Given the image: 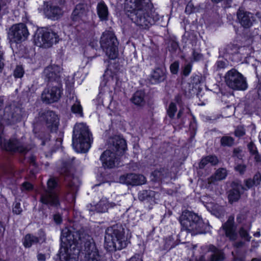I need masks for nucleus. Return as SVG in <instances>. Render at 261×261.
Listing matches in <instances>:
<instances>
[{"instance_id": "1", "label": "nucleus", "mask_w": 261, "mask_h": 261, "mask_svg": "<svg viewBox=\"0 0 261 261\" xmlns=\"http://www.w3.org/2000/svg\"><path fill=\"white\" fill-rule=\"evenodd\" d=\"M60 259L72 261L80 253L84 254L83 261H101L93 238L83 230L71 231L64 228L61 236Z\"/></svg>"}, {"instance_id": "2", "label": "nucleus", "mask_w": 261, "mask_h": 261, "mask_svg": "<svg viewBox=\"0 0 261 261\" xmlns=\"http://www.w3.org/2000/svg\"><path fill=\"white\" fill-rule=\"evenodd\" d=\"M127 243L124 229L121 225L116 224L106 229L105 245L109 251L121 250L127 246Z\"/></svg>"}, {"instance_id": "3", "label": "nucleus", "mask_w": 261, "mask_h": 261, "mask_svg": "<svg viewBox=\"0 0 261 261\" xmlns=\"http://www.w3.org/2000/svg\"><path fill=\"white\" fill-rule=\"evenodd\" d=\"M109 142L112 144L110 149L103 152L100 156V160L105 168H112L115 166L117 161L116 155L125 150L126 144L125 141L118 136L110 139Z\"/></svg>"}, {"instance_id": "4", "label": "nucleus", "mask_w": 261, "mask_h": 261, "mask_svg": "<svg viewBox=\"0 0 261 261\" xmlns=\"http://www.w3.org/2000/svg\"><path fill=\"white\" fill-rule=\"evenodd\" d=\"M92 140L88 127L83 123L75 125L72 136V145L77 152H87Z\"/></svg>"}, {"instance_id": "5", "label": "nucleus", "mask_w": 261, "mask_h": 261, "mask_svg": "<svg viewBox=\"0 0 261 261\" xmlns=\"http://www.w3.org/2000/svg\"><path fill=\"white\" fill-rule=\"evenodd\" d=\"M132 21L142 29H148L153 25L159 18V15L155 12H151L150 6L133 14H128Z\"/></svg>"}, {"instance_id": "6", "label": "nucleus", "mask_w": 261, "mask_h": 261, "mask_svg": "<svg viewBox=\"0 0 261 261\" xmlns=\"http://www.w3.org/2000/svg\"><path fill=\"white\" fill-rule=\"evenodd\" d=\"M180 222L182 229L195 234L202 233L203 223L196 214L190 211L184 212L180 217Z\"/></svg>"}, {"instance_id": "7", "label": "nucleus", "mask_w": 261, "mask_h": 261, "mask_svg": "<svg viewBox=\"0 0 261 261\" xmlns=\"http://www.w3.org/2000/svg\"><path fill=\"white\" fill-rule=\"evenodd\" d=\"M100 43L101 48L111 59H115L118 55V41L113 32L106 31L103 33Z\"/></svg>"}, {"instance_id": "8", "label": "nucleus", "mask_w": 261, "mask_h": 261, "mask_svg": "<svg viewBox=\"0 0 261 261\" xmlns=\"http://www.w3.org/2000/svg\"><path fill=\"white\" fill-rule=\"evenodd\" d=\"M225 81L228 87L233 90H245L247 88L245 78L234 69H232L226 72Z\"/></svg>"}, {"instance_id": "9", "label": "nucleus", "mask_w": 261, "mask_h": 261, "mask_svg": "<svg viewBox=\"0 0 261 261\" xmlns=\"http://www.w3.org/2000/svg\"><path fill=\"white\" fill-rule=\"evenodd\" d=\"M58 41V35L52 31H39L34 36V43L36 46L40 47H50Z\"/></svg>"}, {"instance_id": "10", "label": "nucleus", "mask_w": 261, "mask_h": 261, "mask_svg": "<svg viewBox=\"0 0 261 261\" xmlns=\"http://www.w3.org/2000/svg\"><path fill=\"white\" fill-rule=\"evenodd\" d=\"M29 35L26 25L22 23L13 25L8 33L10 41L16 43H20L27 40Z\"/></svg>"}, {"instance_id": "11", "label": "nucleus", "mask_w": 261, "mask_h": 261, "mask_svg": "<svg viewBox=\"0 0 261 261\" xmlns=\"http://www.w3.org/2000/svg\"><path fill=\"white\" fill-rule=\"evenodd\" d=\"M57 186V182L54 178H50L47 181V190L41 195V201L42 203L51 205L57 206L59 200L57 195L53 189Z\"/></svg>"}, {"instance_id": "12", "label": "nucleus", "mask_w": 261, "mask_h": 261, "mask_svg": "<svg viewBox=\"0 0 261 261\" xmlns=\"http://www.w3.org/2000/svg\"><path fill=\"white\" fill-rule=\"evenodd\" d=\"M62 93V90L60 84L49 86L42 94V100L47 103L56 102L60 98Z\"/></svg>"}, {"instance_id": "13", "label": "nucleus", "mask_w": 261, "mask_h": 261, "mask_svg": "<svg viewBox=\"0 0 261 261\" xmlns=\"http://www.w3.org/2000/svg\"><path fill=\"white\" fill-rule=\"evenodd\" d=\"M149 6L148 0H126L124 8L127 13L133 14Z\"/></svg>"}, {"instance_id": "14", "label": "nucleus", "mask_w": 261, "mask_h": 261, "mask_svg": "<svg viewBox=\"0 0 261 261\" xmlns=\"http://www.w3.org/2000/svg\"><path fill=\"white\" fill-rule=\"evenodd\" d=\"M146 181L145 177L142 175L128 174L120 177V182L122 184L138 186L144 184Z\"/></svg>"}, {"instance_id": "15", "label": "nucleus", "mask_w": 261, "mask_h": 261, "mask_svg": "<svg viewBox=\"0 0 261 261\" xmlns=\"http://www.w3.org/2000/svg\"><path fill=\"white\" fill-rule=\"evenodd\" d=\"M63 11L62 8L54 4H47L44 9L45 16L52 20L59 19L63 14Z\"/></svg>"}, {"instance_id": "16", "label": "nucleus", "mask_w": 261, "mask_h": 261, "mask_svg": "<svg viewBox=\"0 0 261 261\" xmlns=\"http://www.w3.org/2000/svg\"><path fill=\"white\" fill-rule=\"evenodd\" d=\"M88 7L86 5L80 4L76 5L72 14V19L74 21H86Z\"/></svg>"}, {"instance_id": "17", "label": "nucleus", "mask_w": 261, "mask_h": 261, "mask_svg": "<svg viewBox=\"0 0 261 261\" xmlns=\"http://www.w3.org/2000/svg\"><path fill=\"white\" fill-rule=\"evenodd\" d=\"M61 68L56 65L46 67L43 72V75L49 81H55L60 76Z\"/></svg>"}, {"instance_id": "18", "label": "nucleus", "mask_w": 261, "mask_h": 261, "mask_svg": "<svg viewBox=\"0 0 261 261\" xmlns=\"http://www.w3.org/2000/svg\"><path fill=\"white\" fill-rule=\"evenodd\" d=\"M238 19L240 23L244 28L250 27L254 20L252 14L239 10L237 13Z\"/></svg>"}, {"instance_id": "19", "label": "nucleus", "mask_w": 261, "mask_h": 261, "mask_svg": "<svg viewBox=\"0 0 261 261\" xmlns=\"http://www.w3.org/2000/svg\"><path fill=\"white\" fill-rule=\"evenodd\" d=\"M0 144L4 149L8 151H18L20 152H23L25 150L23 147L19 146L18 142L16 140L7 141L4 140L3 142L2 139L0 138Z\"/></svg>"}, {"instance_id": "20", "label": "nucleus", "mask_w": 261, "mask_h": 261, "mask_svg": "<svg viewBox=\"0 0 261 261\" xmlns=\"http://www.w3.org/2000/svg\"><path fill=\"white\" fill-rule=\"evenodd\" d=\"M44 118L48 127L50 128L52 130H56L59 123V119L58 116L54 112H46L44 114Z\"/></svg>"}, {"instance_id": "21", "label": "nucleus", "mask_w": 261, "mask_h": 261, "mask_svg": "<svg viewBox=\"0 0 261 261\" xmlns=\"http://www.w3.org/2000/svg\"><path fill=\"white\" fill-rule=\"evenodd\" d=\"M223 228L227 237L232 240L236 239L237 234L233 228V218H229L227 222L223 225Z\"/></svg>"}, {"instance_id": "22", "label": "nucleus", "mask_w": 261, "mask_h": 261, "mask_svg": "<svg viewBox=\"0 0 261 261\" xmlns=\"http://www.w3.org/2000/svg\"><path fill=\"white\" fill-rule=\"evenodd\" d=\"M115 205L114 203H108L106 198H102L100 201L94 206H91L89 209L91 211H96L97 213H105L107 211L109 207H113Z\"/></svg>"}, {"instance_id": "23", "label": "nucleus", "mask_w": 261, "mask_h": 261, "mask_svg": "<svg viewBox=\"0 0 261 261\" xmlns=\"http://www.w3.org/2000/svg\"><path fill=\"white\" fill-rule=\"evenodd\" d=\"M166 70L164 67L155 68L151 74V80L153 83L163 81L165 78Z\"/></svg>"}, {"instance_id": "24", "label": "nucleus", "mask_w": 261, "mask_h": 261, "mask_svg": "<svg viewBox=\"0 0 261 261\" xmlns=\"http://www.w3.org/2000/svg\"><path fill=\"white\" fill-rule=\"evenodd\" d=\"M96 9L97 14L100 19L102 21L107 20L108 19L109 11L106 4L103 2L98 3Z\"/></svg>"}, {"instance_id": "25", "label": "nucleus", "mask_w": 261, "mask_h": 261, "mask_svg": "<svg viewBox=\"0 0 261 261\" xmlns=\"http://www.w3.org/2000/svg\"><path fill=\"white\" fill-rule=\"evenodd\" d=\"M41 233H42V237L39 238L30 234L26 235L23 241L24 247L29 248L34 244L43 241L44 240V234L43 231H41Z\"/></svg>"}, {"instance_id": "26", "label": "nucleus", "mask_w": 261, "mask_h": 261, "mask_svg": "<svg viewBox=\"0 0 261 261\" xmlns=\"http://www.w3.org/2000/svg\"><path fill=\"white\" fill-rule=\"evenodd\" d=\"M243 187L241 185H237L229 192L228 199L230 202H233L237 201L240 197L241 191L243 190Z\"/></svg>"}, {"instance_id": "27", "label": "nucleus", "mask_w": 261, "mask_h": 261, "mask_svg": "<svg viewBox=\"0 0 261 261\" xmlns=\"http://www.w3.org/2000/svg\"><path fill=\"white\" fill-rule=\"evenodd\" d=\"M144 96V91H138L135 93L131 100L136 105L143 106L145 103Z\"/></svg>"}, {"instance_id": "28", "label": "nucleus", "mask_w": 261, "mask_h": 261, "mask_svg": "<svg viewBox=\"0 0 261 261\" xmlns=\"http://www.w3.org/2000/svg\"><path fill=\"white\" fill-rule=\"evenodd\" d=\"M218 162V159L216 156L213 155L207 156L204 158H203L200 164V168H203L208 163L212 165H216Z\"/></svg>"}, {"instance_id": "29", "label": "nucleus", "mask_w": 261, "mask_h": 261, "mask_svg": "<svg viewBox=\"0 0 261 261\" xmlns=\"http://www.w3.org/2000/svg\"><path fill=\"white\" fill-rule=\"evenodd\" d=\"M166 171L163 168H160L154 170L151 173V178L152 180L156 181L162 179L166 176Z\"/></svg>"}, {"instance_id": "30", "label": "nucleus", "mask_w": 261, "mask_h": 261, "mask_svg": "<svg viewBox=\"0 0 261 261\" xmlns=\"http://www.w3.org/2000/svg\"><path fill=\"white\" fill-rule=\"evenodd\" d=\"M211 249L214 252L212 255L211 261H222L224 259L223 253L216 248L214 246H212Z\"/></svg>"}, {"instance_id": "31", "label": "nucleus", "mask_w": 261, "mask_h": 261, "mask_svg": "<svg viewBox=\"0 0 261 261\" xmlns=\"http://www.w3.org/2000/svg\"><path fill=\"white\" fill-rule=\"evenodd\" d=\"M227 175V171L226 169L221 168L219 169L216 172L215 175L212 177V181L220 180L224 179Z\"/></svg>"}, {"instance_id": "32", "label": "nucleus", "mask_w": 261, "mask_h": 261, "mask_svg": "<svg viewBox=\"0 0 261 261\" xmlns=\"http://www.w3.org/2000/svg\"><path fill=\"white\" fill-rule=\"evenodd\" d=\"M248 149L252 155H254V158L257 162L261 161V156L258 154L256 146L253 143H250L248 145Z\"/></svg>"}, {"instance_id": "33", "label": "nucleus", "mask_w": 261, "mask_h": 261, "mask_svg": "<svg viewBox=\"0 0 261 261\" xmlns=\"http://www.w3.org/2000/svg\"><path fill=\"white\" fill-rule=\"evenodd\" d=\"M157 194L153 191H143L142 193H140L139 197L141 200H143L146 197L148 198H154L155 199V196Z\"/></svg>"}, {"instance_id": "34", "label": "nucleus", "mask_w": 261, "mask_h": 261, "mask_svg": "<svg viewBox=\"0 0 261 261\" xmlns=\"http://www.w3.org/2000/svg\"><path fill=\"white\" fill-rule=\"evenodd\" d=\"M71 111L73 113L76 114L80 116H82L83 115L82 107L79 101H76L72 105Z\"/></svg>"}, {"instance_id": "35", "label": "nucleus", "mask_w": 261, "mask_h": 261, "mask_svg": "<svg viewBox=\"0 0 261 261\" xmlns=\"http://www.w3.org/2000/svg\"><path fill=\"white\" fill-rule=\"evenodd\" d=\"M177 111V108L176 105L173 103L171 102L169 106V108L167 110V113L168 116L170 118H173L175 116V113Z\"/></svg>"}, {"instance_id": "36", "label": "nucleus", "mask_w": 261, "mask_h": 261, "mask_svg": "<svg viewBox=\"0 0 261 261\" xmlns=\"http://www.w3.org/2000/svg\"><path fill=\"white\" fill-rule=\"evenodd\" d=\"M24 73V71L22 67L21 66H17L14 71L13 75L16 78H21L23 76Z\"/></svg>"}, {"instance_id": "37", "label": "nucleus", "mask_w": 261, "mask_h": 261, "mask_svg": "<svg viewBox=\"0 0 261 261\" xmlns=\"http://www.w3.org/2000/svg\"><path fill=\"white\" fill-rule=\"evenodd\" d=\"M110 73V71L109 70H107L105 72L103 75L104 80L102 82H101L100 84L101 87H104L107 85V82L105 81V80H107L108 83H111L112 81H113L114 77L113 76H109Z\"/></svg>"}, {"instance_id": "38", "label": "nucleus", "mask_w": 261, "mask_h": 261, "mask_svg": "<svg viewBox=\"0 0 261 261\" xmlns=\"http://www.w3.org/2000/svg\"><path fill=\"white\" fill-rule=\"evenodd\" d=\"M221 143L223 146H231L233 144V139L230 137H223L221 140Z\"/></svg>"}, {"instance_id": "39", "label": "nucleus", "mask_w": 261, "mask_h": 261, "mask_svg": "<svg viewBox=\"0 0 261 261\" xmlns=\"http://www.w3.org/2000/svg\"><path fill=\"white\" fill-rule=\"evenodd\" d=\"M239 233L240 236L244 239L245 240H246L247 241H249L250 239V237L249 236L248 231L245 229L244 227H242L239 231Z\"/></svg>"}, {"instance_id": "40", "label": "nucleus", "mask_w": 261, "mask_h": 261, "mask_svg": "<svg viewBox=\"0 0 261 261\" xmlns=\"http://www.w3.org/2000/svg\"><path fill=\"white\" fill-rule=\"evenodd\" d=\"M89 49H87L86 52L85 53V57L83 61V62H85V65H87L89 61H92V60L95 57V56H90V54L89 53Z\"/></svg>"}, {"instance_id": "41", "label": "nucleus", "mask_w": 261, "mask_h": 261, "mask_svg": "<svg viewBox=\"0 0 261 261\" xmlns=\"http://www.w3.org/2000/svg\"><path fill=\"white\" fill-rule=\"evenodd\" d=\"M214 3H222L224 7H229L231 4L232 0H211Z\"/></svg>"}, {"instance_id": "42", "label": "nucleus", "mask_w": 261, "mask_h": 261, "mask_svg": "<svg viewBox=\"0 0 261 261\" xmlns=\"http://www.w3.org/2000/svg\"><path fill=\"white\" fill-rule=\"evenodd\" d=\"M170 68V71L172 73H177L179 68V63L177 62H174L171 65Z\"/></svg>"}, {"instance_id": "43", "label": "nucleus", "mask_w": 261, "mask_h": 261, "mask_svg": "<svg viewBox=\"0 0 261 261\" xmlns=\"http://www.w3.org/2000/svg\"><path fill=\"white\" fill-rule=\"evenodd\" d=\"M245 131L243 127L239 126L237 128L235 131V135L236 136L240 137L244 135Z\"/></svg>"}, {"instance_id": "44", "label": "nucleus", "mask_w": 261, "mask_h": 261, "mask_svg": "<svg viewBox=\"0 0 261 261\" xmlns=\"http://www.w3.org/2000/svg\"><path fill=\"white\" fill-rule=\"evenodd\" d=\"M261 180V175L259 173L256 174L252 179L253 185L257 186L259 184Z\"/></svg>"}, {"instance_id": "45", "label": "nucleus", "mask_w": 261, "mask_h": 261, "mask_svg": "<svg viewBox=\"0 0 261 261\" xmlns=\"http://www.w3.org/2000/svg\"><path fill=\"white\" fill-rule=\"evenodd\" d=\"M192 70V65L190 64H187L186 65L183 70V74L185 76L188 75Z\"/></svg>"}, {"instance_id": "46", "label": "nucleus", "mask_w": 261, "mask_h": 261, "mask_svg": "<svg viewBox=\"0 0 261 261\" xmlns=\"http://www.w3.org/2000/svg\"><path fill=\"white\" fill-rule=\"evenodd\" d=\"M21 211L22 210L21 208L20 207V204L19 203H16L13 208V213L18 215L20 214Z\"/></svg>"}, {"instance_id": "47", "label": "nucleus", "mask_w": 261, "mask_h": 261, "mask_svg": "<svg viewBox=\"0 0 261 261\" xmlns=\"http://www.w3.org/2000/svg\"><path fill=\"white\" fill-rule=\"evenodd\" d=\"M70 167V163H66L64 164L63 168L61 169V173L67 174L69 168Z\"/></svg>"}, {"instance_id": "48", "label": "nucleus", "mask_w": 261, "mask_h": 261, "mask_svg": "<svg viewBox=\"0 0 261 261\" xmlns=\"http://www.w3.org/2000/svg\"><path fill=\"white\" fill-rule=\"evenodd\" d=\"M32 189V185L28 182H25L22 185L21 187V190L22 191H25V190H30Z\"/></svg>"}, {"instance_id": "49", "label": "nucleus", "mask_w": 261, "mask_h": 261, "mask_svg": "<svg viewBox=\"0 0 261 261\" xmlns=\"http://www.w3.org/2000/svg\"><path fill=\"white\" fill-rule=\"evenodd\" d=\"M236 171L239 172L241 174L244 172L246 169V166L244 165H238L235 167Z\"/></svg>"}, {"instance_id": "50", "label": "nucleus", "mask_w": 261, "mask_h": 261, "mask_svg": "<svg viewBox=\"0 0 261 261\" xmlns=\"http://www.w3.org/2000/svg\"><path fill=\"white\" fill-rule=\"evenodd\" d=\"M54 219L55 222L58 224H60L62 221V217L59 214H56L54 215Z\"/></svg>"}, {"instance_id": "51", "label": "nucleus", "mask_w": 261, "mask_h": 261, "mask_svg": "<svg viewBox=\"0 0 261 261\" xmlns=\"http://www.w3.org/2000/svg\"><path fill=\"white\" fill-rule=\"evenodd\" d=\"M193 57L194 60L196 61L200 60L202 58L201 55L195 51L193 53Z\"/></svg>"}, {"instance_id": "52", "label": "nucleus", "mask_w": 261, "mask_h": 261, "mask_svg": "<svg viewBox=\"0 0 261 261\" xmlns=\"http://www.w3.org/2000/svg\"><path fill=\"white\" fill-rule=\"evenodd\" d=\"M226 63L224 61H218L217 62V66L219 68H224L226 67Z\"/></svg>"}, {"instance_id": "53", "label": "nucleus", "mask_w": 261, "mask_h": 261, "mask_svg": "<svg viewBox=\"0 0 261 261\" xmlns=\"http://www.w3.org/2000/svg\"><path fill=\"white\" fill-rule=\"evenodd\" d=\"M245 185L248 189L251 188L253 186H255L254 185H253V181L252 179H247L245 181Z\"/></svg>"}, {"instance_id": "54", "label": "nucleus", "mask_w": 261, "mask_h": 261, "mask_svg": "<svg viewBox=\"0 0 261 261\" xmlns=\"http://www.w3.org/2000/svg\"><path fill=\"white\" fill-rule=\"evenodd\" d=\"M193 5L191 3H189L186 6L185 11L188 13H191L193 12L192 10Z\"/></svg>"}, {"instance_id": "55", "label": "nucleus", "mask_w": 261, "mask_h": 261, "mask_svg": "<svg viewBox=\"0 0 261 261\" xmlns=\"http://www.w3.org/2000/svg\"><path fill=\"white\" fill-rule=\"evenodd\" d=\"M37 259L38 261H45L46 255L42 253H38L37 255Z\"/></svg>"}, {"instance_id": "56", "label": "nucleus", "mask_w": 261, "mask_h": 261, "mask_svg": "<svg viewBox=\"0 0 261 261\" xmlns=\"http://www.w3.org/2000/svg\"><path fill=\"white\" fill-rule=\"evenodd\" d=\"M4 67L3 53L0 51V72H2Z\"/></svg>"}, {"instance_id": "57", "label": "nucleus", "mask_w": 261, "mask_h": 261, "mask_svg": "<svg viewBox=\"0 0 261 261\" xmlns=\"http://www.w3.org/2000/svg\"><path fill=\"white\" fill-rule=\"evenodd\" d=\"M5 231V227L3 224L0 222V236H3Z\"/></svg>"}, {"instance_id": "58", "label": "nucleus", "mask_w": 261, "mask_h": 261, "mask_svg": "<svg viewBox=\"0 0 261 261\" xmlns=\"http://www.w3.org/2000/svg\"><path fill=\"white\" fill-rule=\"evenodd\" d=\"M258 95L259 98L261 100V84L258 86Z\"/></svg>"}, {"instance_id": "59", "label": "nucleus", "mask_w": 261, "mask_h": 261, "mask_svg": "<svg viewBox=\"0 0 261 261\" xmlns=\"http://www.w3.org/2000/svg\"><path fill=\"white\" fill-rule=\"evenodd\" d=\"M129 261H141V259L139 257H133L129 259Z\"/></svg>"}, {"instance_id": "60", "label": "nucleus", "mask_w": 261, "mask_h": 261, "mask_svg": "<svg viewBox=\"0 0 261 261\" xmlns=\"http://www.w3.org/2000/svg\"><path fill=\"white\" fill-rule=\"evenodd\" d=\"M241 151V150L239 148L234 149L233 151V153L234 155H237V154Z\"/></svg>"}, {"instance_id": "61", "label": "nucleus", "mask_w": 261, "mask_h": 261, "mask_svg": "<svg viewBox=\"0 0 261 261\" xmlns=\"http://www.w3.org/2000/svg\"><path fill=\"white\" fill-rule=\"evenodd\" d=\"M182 112H183V111H182V109H180V110L179 111V112H178V114H177V117H178V118L180 117L181 115H182Z\"/></svg>"}, {"instance_id": "62", "label": "nucleus", "mask_w": 261, "mask_h": 261, "mask_svg": "<svg viewBox=\"0 0 261 261\" xmlns=\"http://www.w3.org/2000/svg\"><path fill=\"white\" fill-rule=\"evenodd\" d=\"M254 236L255 237H260V232L259 231L256 232L255 233H254Z\"/></svg>"}, {"instance_id": "63", "label": "nucleus", "mask_w": 261, "mask_h": 261, "mask_svg": "<svg viewBox=\"0 0 261 261\" xmlns=\"http://www.w3.org/2000/svg\"><path fill=\"white\" fill-rule=\"evenodd\" d=\"M61 144V140H58L57 141V145H58V146H60Z\"/></svg>"}, {"instance_id": "64", "label": "nucleus", "mask_w": 261, "mask_h": 261, "mask_svg": "<svg viewBox=\"0 0 261 261\" xmlns=\"http://www.w3.org/2000/svg\"><path fill=\"white\" fill-rule=\"evenodd\" d=\"M251 261H261V260L258 259H256V258H254V259H252Z\"/></svg>"}]
</instances>
